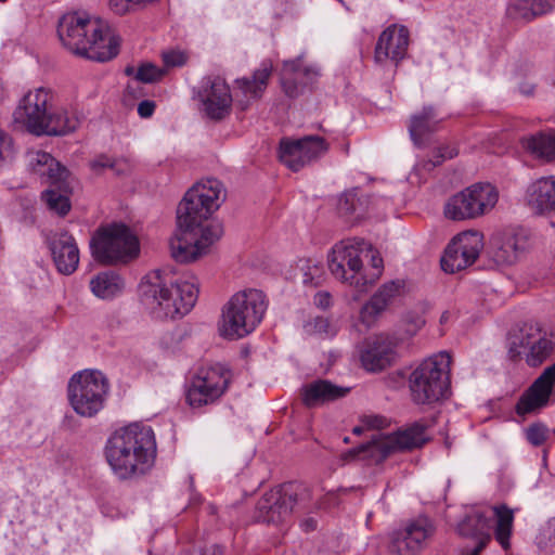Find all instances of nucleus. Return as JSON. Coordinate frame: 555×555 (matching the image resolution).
<instances>
[{
  "label": "nucleus",
  "instance_id": "1",
  "mask_svg": "<svg viewBox=\"0 0 555 555\" xmlns=\"http://www.w3.org/2000/svg\"><path fill=\"white\" fill-rule=\"evenodd\" d=\"M225 199L223 184L217 179H207L193 185L177 208L178 230L170 241V251L177 262H191L207 253V249L223 234L218 222H204Z\"/></svg>",
  "mask_w": 555,
  "mask_h": 555
},
{
  "label": "nucleus",
  "instance_id": "2",
  "mask_svg": "<svg viewBox=\"0 0 555 555\" xmlns=\"http://www.w3.org/2000/svg\"><path fill=\"white\" fill-rule=\"evenodd\" d=\"M198 282L192 274L176 276L170 269L149 273L140 284L141 300L155 319H177L189 313L198 298Z\"/></svg>",
  "mask_w": 555,
  "mask_h": 555
},
{
  "label": "nucleus",
  "instance_id": "3",
  "mask_svg": "<svg viewBox=\"0 0 555 555\" xmlns=\"http://www.w3.org/2000/svg\"><path fill=\"white\" fill-rule=\"evenodd\" d=\"M57 35L66 49L87 60L106 62L119 51V37L86 14H65L59 22Z\"/></svg>",
  "mask_w": 555,
  "mask_h": 555
},
{
  "label": "nucleus",
  "instance_id": "4",
  "mask_svg": "<svg viewBox=\"0 0 555 555\" xmlns=\"http://www.w3.org/2000/svg\"><path fill=\"white\" fill-rule=\"evenodd\" d=\"M156 441L151 427L131 424L115 431L105 448L106 460L120 479L145 473L153 464Z\"/></svg>",
  "mask_w": 555,
  "mask_h": 555
},
{
  "label": "nucleus",
  "instance_id": "5",
  "mask_svg": "<svg viewBox=\"0 0 555 555\" xmlns=\"http://www.w3.org/2000/svg\"><path fill=\"white\" fill-rule=\"evenodd\" d=\"M267 307L266 295L259 289L235 293L222 307L218 324L220 336L237 340L249 335L261 322Z\"/></svg>",
  "mask_w": 555,
  "mask_h": 555
},
{
  "label": "nucleus",
  "instance_id": "6",
  "mask_svg": "<svg viewBox=\"0 0 555 555\" xmlns=\"http://www.w3.org/2000/svg\"><path fill=\"white\" fill-rule=\"evenodd\" d=\"M371 244L363 238L340 241L328 255V269L337 280L364 291L372 281L363 269V259L369 258Z\"/></svg>",
  "mask_w": 555,
  "mask_h": 555
},
{
  "label": "nucleus",
  "instance_id": "7",
  "mask_svg": "<svg viewBox=\"0 0 555 555\" xmlns=\"http://www.w3.org/2000/svg\"><path fill=\"white\" fill-rule=\"evenodd\" d=\"M93 258L103 264L127 263L140 251L138 237L124 223L100 228L90 242Z\"/></svg>",
  "mask_w": 555,
  "mask_h": 555
},
{
  "label": "nucleus",
  "instance_id": "8",
  "mask_svg": "<svg viewBox=\"0 0 555 555\" xmlns=\"http://www.w3.org/2000/svg\"><path fill=\"white\" fill-rule=\"evenodd\" d=\"M499 192L490 183H475L448 199L444 216L460 221L478 218L490 211L498 203Z\"/></svg>",
  "mask_w": 555,
  "mask_h": 555
},
{
  "label": "nucleus",
  "instance_id": "9",
  "mask_svg": "<svg viewBox=\"0 0 555 555\" xmlns=\"http://www.w3.org/2000/svg\"><path fill=\"white\" fill-rule=\"evenodd\" d=\"M427 427L423 422H415L392 435H378L366 444L350 451V454L356 456L360 453H365L367 457L373 459L376 463L382 462L392 452L423 447L428 441L426 437Z\"/></svg>",
  "mask_w": 555,
  "mask_h": 555
},
{
  "label": "nucleus",
  "instance_id": "10",
  "mask_svg": "<svg viewBox=\"0 0 555 555\" xmlns=\"http://www.w3.org/2000/svg\"><path fill=\"white\" fill-rule=\"evenodd\" d=\"M54 105L51 89L39 87L29 90L18 102L13 113L14 120L22 124L28 132L41 135L47 118Z\"/></svg>",
  "mask_w": 555,
  "mask_h": 555
},
{
  "label": "nucleus",
  "instance_id": "11",
  "mask_svg": "<svg viewBox=\"0 0 555 555\" xmlns=\"http://www.w3.org/2000/svg\"><path fill=\"white\" fill-rule=\"evenodd\" d=\"M508 356L516 360L525 357L530 366L540 365L552 352L553 343L533 325H526L508 338Z\"/></svg>",
  "mask_w": 555,
  "mask_h": 555
},
{
  "label": "nucleus",
  "instance_id": "12",
  "mask_svg": "<svg viewBox=\"0 0 555 555\" xmlns=\"http://www.w3.org/2000/svg\"><path fill=\"white\" fill-rule=\"evenodd\" d=\"M483 248V236L477 231H466L456 235L447 246L441 258L444 272L455 273L472 266Z\"/></svg>",
  "mask_w": 555,
  "mask_h": 555
},
{
  "label": "nucleus",
  "instance_id": "13",
  "mask_svg": "<svg viewBox=\"0 0 555 555\" xmlns=\"http://www.w3.org/2000/svg\"><path fill=\"white\" fill-rule=\"evenodd\" d=\"M434 532L431 520L420 517L391 534L389 551L392 555H416L426 546Z\"/></svg>",
  "mask_w": 555,
  "mask_h": 555
},
{
  "label": "nucleus",
  "instance_id": "14",
  "mask_svg": "<svg viewBox=\"0 0 555 555\" xmlns=\"http://www.w3.org/2000/svg\"><path fill=\"white\" fill-rule=\"evenodd\" d=\"M296 503L291 485L276 487L266 492L258 501L255 518L259 522L278 525L286 520Z\"/></svg>",
  "mask_w": 555,
  "mask_h": 555
},
{
  "label": "nucleus",
  "instance_id": "15",
  "mask_svg": "<svg viewBox=\"0 0 555 555\" xmlns=\"http://www.w3.org/2000/svg\"><path fill=\"white\" fill-rule=\"evenodd\" d=\"M197 98L203 103L206 116L212 120L225 118L232 106V95L225 80L219 76H207L201 81Z\"/></svg>",
  "mask_w": 555,
  "mask_h": 555
},
{
  "label": "nucleus",
  "instance_id": "16",
  "mask_svg": "<svg viewBox=\"0 0 555 555\" xmlns=\"http://www.w3.org/2000/svg\"><path fill=\"white\" fill-rule=\"evenodd\" d=\"M326 151L327 144L323 138L318 135H309L298 140H282L280 143V159L293 171H298Z\"/></svg>",
  "mask_w": 555,
  "mask_h": 555
},
{
  "label": "nucleus",
  "instance_id": "17",
  "mask_svg": "<svg viewBox=\"0 0 555 555\" xmlns=\"http://www.w3.org/2000/svg\"><path fill=\"white\" fill-rule=\"evenodd\" d=\"M398 339L380 334L367 340L360 352L362 367L371 373L382 372L391 366L397 359Z\"/></svg>",
  "mask_w": 555,
  "mask_h": 555
},
{
  "label": "nucleus",
  "instance_id": "18",
  "mask_svg": "<svg viewBox=\"0 0 555 555\" xmlns=\"http://www.w3.org/2000/svg\"><path fill=\"white\" fill-rule=\"evenodd\" d=\"M106 384H68V398L81 416L91 417L103 406Z\"/></svg>",
  "mask_w": 555,
  "mask_h": 555
},
{
  "label": "nucleus",
  "instance_id": "19",
  "mask_svg": "<svg viewBox=\"0 0 555 555\" xmlns=\"http://www.w3.org/2000/svg\"><path fill=\"white\" fill-rule=\"evenodd\" d=\"M409 46V30L404 26L391 25L379 36L375 47V61L384 63L387 60L396 64L404 59Z\"/></svg>",
  "mask_w": 555,
  "mask_h": 555
},
{
  "label": "nucleus",
  "instance_id": "20",
  "mask_svg": "<svg viewBox=\"0 0 555 555\" xmlns=\"http://www.w3.org/2000/svg\"><path fill=\"white\" fill-rule=\"evenodd\" d=\"M49 248L57 271L69 275L79 263V249L75 238L67 232H61L49 238Z\"/></svg>",
  "mask_w": 555,
  "mask_h": 555
},
{
  "label": "nucleus",
  "instance_id": "21",
  "mask_svg": "<svg viewBox=\"0 0 555 555\" xmlns=\"http://www.w3.org/2000/svg\"><path fill=\"white\" fill-rule=\"evenodd\" d=\"M403 283L401 281H390L383 284L361 308V322L367 327L372 326L388 306L401 295Z\"/></svg>",
  "mask_w": 555,
  "mask_h": 555
},
{
  "label": "nucleus",
  "instance_id": "22",
  "mask_svg": "<svg viewBox=\"0 0 555 555\" xmlns=\"http://www.w3.org/2000/svg\"><path fill=\"white\" fill-rule=\"evenodd\" d=\"M452 357L439 351L423 360L410 374L409 382H451Z\"/></svg>",
  "mask_w": 555,
  "mask_h": 555
},
{
  "label": "nucleus",
  "instance_id": "23",
  "mask_svg": "<svg viewBox=\"0 0 555 555\" xmlns=\"http://www.w3.org/2000/svg\"><path fill=\"white\" fill-rule=\"evenodd\" d=\"M318 75V69L313 66H305L301 57L284 61L281 70L282 89L288 98H298L301 93L299 85L311 82Z\"/></svg>",
  "mask_w": 555,
  "mask_h": 555
},
{
  "label": "nucleus",
  "instance_id": "24",
  "mask_svg": "<svg viewBox=\"0 0 555 555\" xmlns=\"http://www.w3.org/2000/svg\"><path fill=\"white\" fill-rule=\"evenodd\" d=\"M29 167L34 173L47 177V181L51 185L57 186L59 190H66L69 171L55 160L51 154L43 151L30 153Z\"/></svg>",
  "mask_w": 555,
  "mask_h": 555
},
{
  "label": "nucleus",
  "instance_id": "25",
  "mask_svg": "<svg viewBox=\"0 0 555 555\" xmlns=\"http://www.w3.org/2000/svg\"><path fill=\"white\" fill-rule=\"evenodd\" d=\"M527 247V238L524 235L508 234L493 238L489 255L498 266H511L520 259Z\"/></svg>",
  "mask_w": 555,
  "mask_h": 555
},
{
  "label": "nucleus",
  "instance_id": "26",
  "mask_svg": "<svg viewBox=\"0 0 555 555\" xmlns=\"http://www.w3.org/2000/svg\"><path fill=\"white\" fill-rule=\"evenodd\" d=\"M351 387L337 384H304L300 388L302 403L307 408H318L346 397Z\"/></svg>",
  "mask_w": 555,
  "mask_h": 555
},
{
  "label": "nucleus",
  "instance_id": "27",
  "mask_svg": "<svg viewBox=\"0 0 555 555\" xmlns=\"http://www.w3.org/2000/svg\"><path fill=\"white\" fill-rule=\"evenodd\" d=\"M554 7L555 0H514L508 3L505 16L514 23H528L547 14Z\"/></svg>",
  "mask_w": 555,
  "mask_h": 555
},
{
  "label": "nucleus",
  "instance_id": "28",
  "mask_svg": "<svg viewBox=\"0 0 555 555\" xmlns=\"http://www.w3.org/2000/svg\"><path fill=\"white\" fill-rule=\"evenodd\" d=\"M41 135H65L75 131L81 122V116L76 109L53 105L47 118Z\"/></svg>",
  "mask_w": 555,
  "mask_h": 555
},
{
  "label": "nucleus",
  "instance_id": "29",
  "mask_svg": "<svg viewBox=\"0 0 555 555\" xmlns=\"http://www.w3.org/2000/svg\"><path fill=\"white\" fill-rule=\"evenodd\" d=\"M442 118L439 116L437 109L427 105L422 111L411 116L409 131L412 140L421 146L425 138L439 129Z\"/></svg>",
  "mask_w": 555,
  "mask_h": 555
},
{
  "label": "nucleus",
  "instance_id": "30",
  "mask_svg": "<svg viewBox=\"0 0 555 555\" xmlns=\"http://www.w3.org/2000/svg\"><path fill=\"white\" fill-rule=\"evenodd\" d=\"M528 198L539 212L543 214L555 209V176L544 177L528 188Z\"/></svg>",
  "mask_w": 555,
  "mask_h": 555
},
{
  "label": "nucleus",
  "instance_id": "31",
  "mask_svg": "<svg viewBox=\"0 0 555 555\" xmlns=\"http://www.w3.org/2000/svg\"><path fill=\"white\" fill-rule=\"evenodd\" d=\"M273 65L271 61H263L257 68L251 78H240L235 80V85L242 93L250 99H259L264 92L269 78L272 74Z\"/></svg>",
  "mask_w": 555,
  "mask_h": 555
},
{
  "label": "nucleus",
  "instance_id": "32",
  "mask_svg": "<svg viewBox=\"0 0 555 555\" xmlns=\"http://www.w3.org/2000/svg\"><path fill=\"white\" fill-rule=\"evenodd\" d=\"M522 147L534 157L552 162L555 160V131L538 132L521 139Z\"/></svg>",
  "mask_w": 555,
  "mask_h": 555
},
{
  "label": "nucleus",
  "instance_id": "33",
  "mask_svg": "<svg viewBox=\"0 0 555 555\" xmlns=\"http://www.w3.org/2000/svg\"><path fill=\"white\" fill-rule=\"evenodd\" d=\"M552 386L553 384H531L516 404L517 414H529L546 405L552 392Z\"/></svg>",
  "mask_w": 555,
  "mask_h": 555
},
{
  "label": "nucleus",
  "instance_id": "34",
  "mask_svg": "<svg viewBox=\"0 0 555 555\" xmlns=\"http://www.w3.org/2000/svg\"><path fill=\"white\" fill-rule=\"evenodd\" d=\"M225 386L227 384H191L185 390L186 402L192 408L212 403L224 393Z\"/></svg>",
  "mask_w": 555,
  "mask_h": 555
},
{
  "label": "nucleus",
  "instance_id": "35",
  "mask_svg": "<svg viewBox=\"0 0 555 555\" xmlns=\"http://www.w3.org/2000/svg\"><path fill=\"white\" fill-rule=\"evenodd\" d=\"M90 288L98 298L112 299L121 293L124 282L114 272H101L91 279Z\"/></svg>",
  "mask_w": 555,
  "mask_h": 555
},
{
  "label": "nucleus",
  "instance_id": "36",
  "mask_svg": "<svg viewBox=\"0 0 555 555\" xmlns=\"http://www.w3.org/2000/svg\"><path fill=\"white\" fill-rule=\"evenodd\" d=\"M495 516L494 538L504 551L511 547V535L514 522V513L506 505L493 508Z\"/></svg>",
  "mask_w": 555,
  "mask_h": 555
},
{
  "label": "nucleus",
  "instance_id": "37",
  "mask_svg": "<svg viewBox=\"0 0 555 555\" xmlns=\"http://www.w3.org/2000/svg\"><path fill=\"white\" fill-rule=\"evenodd\" d=\"M416 404H431L450 395L451 384H409Z\"/></svg>",
  "mask_w": 555,
  "mask_h": 555
},
{
  "label": "nucleus",
  "instance_id": "38",
  "mask_svg": "<svg viewBox=\"0 0 555 555\" xmlns=\"http://www.w3.org/2000/svg\"><path fill=\"white\" fill-rule=\"evenodd\" d=\"M367 198L360 194L359 189L346 191L338 201V210L345 216L361 218L366 211Z\"/></svg>",
  "mask_w": 555,
  "mask_h": 555
},
{
  "label": "nucleus",
  "instance_id": "39",
  "mask_svg": "<svg viewBox=\"0 0 555 555\" xmlns=\"http://www.w3.org/2000/svg\"><path fill=\"white\" fill-rule=\"evenodd\" d=\"M234 377L229 366L222 363H202L193 374L192 382H230Z\"/></svg>",
  "mask_w": 555,
  "mask_h": 555
},
{
  "label": "nucleus",
  "instance_id": "40",
  "mask_svg": "<svg viewBox=\"0 0 555 555\" xmlns=\"http://www.w3.org/2000/svg\"><path fill=\"white\" fill-rule=\"evenodd\" d=\"M487 529V518L479 513L467 515L457 526L461 535L476 538L477 542L483 537H490Z\"/></svg>",
  "mask_w": 555,
  "mask_h": 555
},
{
  "label": "nucleus",
  "instance_id": "41",
  "mask_svg": "<svg viewBox=\"0 0 555 555\" xmlns=\"http://www.w3.org/2000/svg\"><path fill=\"white\" fill-rule=\"evenodd\" d=\"M304 331L308 335H318L322 337H333L338 328L334 322L325 317H314L304 323Z\"/></svg>",
  "mask_w": 555,
  "mask_h": 555
},
{
  "label": "nucleus",
  "instance_id": "42",
  "mask_svg": "<svg viewBox=\"0 0 555 555\" xmlns=\"http://www.w3.org/2000/svg\"><path fill=\"white\" fill-rule=\"evenodd\" d=\"M90 167L94 172H100L105 168H109L118 176L126 175L131 169V165L126 158L115 159L103 154L95 157L90 163Z\"/></svg>",
  "mask_w": 555,
  "mask_h": 555
},
{
  "label": "nucleus",
  "instance_id": "43",
  "mask_svg": "<svg viewBox=\"0 0 555 555\" xmlns=\"http://www.w3.org/2000/svg\"><path fill=\"white\" fill-rule=\"evenodd\" d=\"M42 198L44 199L49 209L55 211L60 216H65L70 209V203L67 196L49 189L43 192Z\"/></svg>",
  "mask_w": 555,
  "mask_h": 555
},
{
  "label": "nucleus",
  "instance_id": "44",
  "mask_svg": "<svg viewBox=\"0 0 555 555\" xmlns=\"http://www.w3.org/2000/svg\"><path fill=\"white\" fill-rule=\"evenodd\" d=\"M165 75V68H159L151 63H145L138 68L135 79L144 83H152L160 80Z\"/></svg>",
  "mask_w": 555,
  "mask_h": 555
},
{
  "label": "nucleus",
  "instance_id": "45",
  "mask_svg": "<svg viewBox=\"0 0 555 555\" xmlns=\"http://www.w3.org/2000/svg\"><path fill=\"white\" fill-rule=\"evenodd\" d=\"M15 157V147L12 137L0 129V167L9 165Z\"/></svg>",
  "mask_w": 555,
  "mask_h": 555
},
{
  "label": "nucleus",
  "instance_id": "46",
  "mask_svg": "<svg viewBox=\"0 0 555 555\" xmlns=\"http://www.w3.org/2000/svg\"><path fill=\"white\" fill-rule=\"evenodd\" d=\"M162 60L164 63L163 68H165L167 72L169 68L181 67V66L185 65L189 60V56L182 50L169 49V50L163 51Z\"/></svg>",
  "mask_w": 555,
  "mask_h": 555
},
{
  "label": "nucleus",
  "instance_id": "47",
  "mask_svg": "<svg viewBox=\"0 0 555 555\" xmlns=\"http://www.w3.org/2000/svg\"><path fill=\"white\" fill-rule=\"evenodd\" d=\"M540 548H548L555 545V517L551 518L541 529L535 538Z\"/></svg>",
  "mask_w": 555,
  "mask_h": 555
},
{
  "label": "nucleus",
  "instance_id": "48",
  "mask_svg": "<svg viewBox=\"0 0 555 555\" xmlns=\"http://www.w3.org/2000/svg\"><path fill=\"white\" fill-rule=\"evenodd\" d=\"M547 427L541 423L533 424L526 430L527 440L534 447L543 444L547 438Z\"/></svg>",
  "mask_w": 555,
  "mask_h": 555
},
{
  "label": "nucleus",
  "instance_id": "49",
  "mask_svg": "<svg viewBox=\"0 0 555 555\" xmlns=\"http://www.w3.org/2000/svg\"><path fill=\"white\" fill-rule=\"evenodd\" d=\"M69 382H107V376L96 369H85L76 372Z\"/></svg>",
  "mask_w": 555,
  "mask_h": 555
},
{
  "label": "nucleus",
  "instance_id": "50",
  "mask_svg": "<svg viewBox=\"0 0 555 555\" xmlns=\"http://www.w3.org/2000/svg\"><path fill=\"white\" fill-rule=\"evenodd\" d=\"M457 155V150L455 147L444 146L438 150L435 159H429L423 163V168L426 170H431L436 166H439L443 160L451 159Z\"/></svg>",
  "mask_w": 555,
  "mask_h": 555
},
{
  "label": "nucleus",
  "instance_id": "51",
  "mask_svg": "<svg viewBox=\"0 0 555 555\" xmlns=\"http://www.w3.org/2000/svg\"><path fill=\"white\" fill-rule=\"evenodd\" d=\"M361 423L367 429H383L389 424L388 420L382 415H363L361 417Z\"/></svg>",
  "mask_w": 555,
  "mask_h": 555
},
{
  "label": "nucleus",
  "instance_id": "52",
  "mask_svg": "<svg viewBox=\"0 0 555 555\" xmlns=\"http://www.w3.org/2000/svg\"><path fill=\"white\" fill-rule=\"evenodd\" d=\"M369 258H371V261H372L373 272H371V273L366 272V276L372 279V281H370V284H369V285H372L373 283H375V281L379 278V275L382 273L383 259L373 250L372 247H371V251L369 253Z\"/></svg>",
  "mask_w": 555,
  "mask_h": 555
},
{
  "label": "nucleus",
  "instance_id": "53",
  "mask_svg": "<svg viewBox=\"0 0 555 555\" xmlns=\"http://www.w3.org/2000/svg\"><path fill=\"white\" fill-rule=\"evenodd\" d=\"M313 304L320 309H327L332 305V295L326 291H320L313 296Z\"/></svg>",
  "mask_w": 555,
  "mask_h": 555
},
{
  "label": "nucleus",
  "instance_id": "54",
  "mask_svg": "<svg viewBox=\"0 0 555 555\" xmlns=\"http://www.w3.org/2000/svg\"><path fill=\"white\" fill-rule=\"evenodd\" d=\"M155 102L150 100H144L138 105V114L142 118H149L153 115L155 111Z\"/></svg>",
  "mask_w": 555,
  "mask_h": 555
},
{
  "label": "nucleus",
  "instance_id": "55",
  "mask_svg": "<svg viewBox=\"0 0 555 555\" xmlns=\"http://www.w3.org/2000/svg\"><path fill=\"white\" fill-rule=\"evenodd\" d=\"M533 382H555V363L545 367Z\"/></svg>",
  "mask_w": 555,
  "mask_h": 555
},
{
  "label": "nucleus",
  "instance_id": "56",
  "mask_svg": "<svg viewBox=\"0 0 555 555\" xmlns=\"http://www.w3.org/2000/svg\"><path fill=\"white\" fill-rule=\"evenodd\" d=\"M490 541V537H483L480 539L476 544L464 552L462 555H479L480 551L487 545V543Z\"/></svg>",
  "mask_w": 555,
  "mask_h": 555
},
{
  "label": "nucleus",
  "instance_id": "57",
  "mask_svg": "<svg viewBox=\"0 0 555 555\" xmlns=\"http://www.w3.org/2000/svg\"><path fill=\"white\" fill-rule=\"evenodd\" d=\"M521 92L526 95H531L533 93V86H522Z\"/></svg>",
  "mask_w": 555,
  "mask_h": 555
},
{
  "label": "nucleus",
  "instance_id": "58",
  "mask_svg": "<svg viewBox=\"0 0 555 555\" xmlns=\"http://www.w3.org/2000/svg\"><path fill=\"white\" fill-rule=\"evenodd\" d=\"M304 283L305 284H317V282L313 281V276L310 275L309 273H305L304 275Z\"/></svg>",
  "mask_w": 555,
  "mask_h": 555
},
{
  "label": "nucleus",
  "instance_id": "59",
  "mask_svg": "<svg viewBox=\"0 0 555 555\" xmlns=\"http://www.w3.org/2000/svg\"><path fill=\"white\" fill-rule=\"evenodd\" d=\"M307 530H313L317 527V522L313 519H309L305 522Z\"/></svg>",
  "mask_w": 555,
  "mask_h": 555
},
{
  "label": "nucleus",
  "instance_id": "60",
  "mask_svg": "<svg viewBox=\"0 0 555 555\" xmlns=\"http://www.w3.org/2000/svg\"><path fill=\"white\" fill-rule=\"evenodd\" d=\"M365 426H356L353 429H352V433L354 435H361L363 433V429H364Z\"/></svg>",
  "mask_w": 555,
  "mask_h": 555
},
{
  "label": "nucleus",
  "instance_id": "61",
  "mask_svg": "<svg viewBox=\"0 0 555 555\" xmlns=\"http://www.w3.org/2000/svg\"><path fill=\"white\" fill-rule=\"evenodd\" d=\"M222 553H223L222 547L217 546V545L214 546L212 555H222Z\"/></svg>",
  "mask_w": 555,
  "mask_h": 555
},
{
  "label": "nucleus",
  "instance_id": "62",
  "mask_svg": "<svg viewBox=\"0 0 555 555\" xmlns=\"http://www.w3.org/2000/svg\"><path fill=\"white\" fill-rule=\"evenodd\" d=\"M327 500H328V503H330V504H332V503L334 504V501H335V494H330V495H328V498H327Z\"/></svg>",
  "mask_w": 555,
  "mask_h": 555
},
{
  "label": "nucleus",
  "instance_id": "63",
  "mask_svg": "<svg viewBox=\"0 0 555 555\" xmlns=\"http://www.w3.org/2000/svg\"><path fill=\"white\" fill-rule=\"evenodd\" d=\"M4 98L3 88L0 86V101Z\"/></svg>",
  "mask_w": 555,
  "mask_h": 555
},
{
  "label": "nucleus",
  "instance_id": "64",
  "mask_svg": "<svg viewBox=\"0 0 555 555\" xmlns=\"http://www.w3.org/2000/svg\"><path fill=\"white\" fill-rule=\"evenodd\" d=\"M132 70H133V69H132L131 67H127V68H126V74H127V75H130V74L132 73Z\"/></svg>",
  "mask_w": 555,
  "mask_h": 555
}]
</instances>
